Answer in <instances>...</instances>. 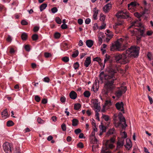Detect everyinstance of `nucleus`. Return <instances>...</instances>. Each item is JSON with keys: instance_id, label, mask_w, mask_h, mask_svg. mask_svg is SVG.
I'll return each mask as SVG.
<instances>
[{"instance_id": "nucleus-1", "label": "nucleus", "mask_w": 153, "mask_h": 153, "mask_svg": "<svg viewBox=\"0 0 153 153\" xmlns=\"http://www.w3.org/2000/svg\"><path fill=\"white\" fill-rule=\"evenodd\" d=\"M117 70L114 69L112 67H110L108 70V73L111 74L110 76L104 74V72H102L99 75V78L101 80L103 79L104 77L105 80L103 88L102 90V94L107 95L110 92H112L114 88V81L116 79L114 77V74L117 72Z\"/></svg>"}, {"instance_id": "nucleus-2", "label": "nucleus", "mask_w": 153, "mask_h": 153, "mask_svg": "<svg viewBox=\"0 0 153 153\" xmlns=\"http://www.w3.org/2000/svg\"><path fill=\"white\" fill-rule=\"evenodd\" d=\"M139 50V47L131 46L123 53L122 55L119 54L115 56V59L117 62L122 59L124 60H127V57L136 58L138 56Z\"/></svg>"}, {"instance_id": "nucleus-3", "label": "nucleus", "mask_w": 153, "mask_h": 153, "mask_svg": "<svg viewBox=\"0 0 153 153\" xmlns=\"http://www.w3.org/2000/svg\"><path fill=\"white\" fill-rule=\"evenodd\" d=\"M127 90L126 86H121L120 90L116 92L115 95L118 97H120L123 94H124L126 92Z\"/></svg>"}, {"instance_id": "nucleus-4", "label": "nucleus", "mask_w": 153, "mask_h": 153, "mask_svg": "<svg viewBox=\"0 0 153 153\" xmlns=\"http://www.w3.org/2000/svg\"><path fill=\"white\" fill-rule=\"evenodd\" d=\"M4 151L6 153H11V145L10 143L6 142L3 146Z\"/></svg>"}, {"instance_id": "nucleus-5", "label": "nucleus", "mask_w": 153, "mask_h": 153, "mask_svg": "<svg viewBox=\"0 0 153 153\" xmlns=\"http://www.w3.org/2000/svg\"><path fill=\"white\" fill-rule=\"evenodd\" d=\"M118 118L120 123L124 122V125H123V124H122V128L123 129L125 128L127 126V125L126 124V119L125 117L123 116V114L121 112H120L119 114Z\"/></svg>"}, {"instance_id": "nucleus-6", "label": "nucleus", "mask_w": 153, "mask_h": 153, "mask_svg": "<svg viewBox=\"0 0 153 153\" xmlns=\"http://www.w3.org/2000/svg\"><path fill=\"white\" fill-rule=\"evenodd\" d=\"M114 44L117 47V49L119 51H122L126 48V45H124L123 47H121V43L118 41H116Z\"/></svg>"}, {"instance_id": "nucleus-7", "label": "nucleus", "mask_w": 153, "mask_h": 153, "mask_svg": "<svg viewBox=\"0 0 153 153\" xmlns=\"http://www.w3.org/2000/svg\"><path fill=\"white\" fill-rule=\"evenodd\" d=\"M124 140L123 138L119 139L117 143V146L116 147V150H119V149L122 148L124 144Z\"/></svg>"}, {"instance_id": "nucleus-8", "label": "nucleus", "mask_w": 153, "mask_h": 153, "mask_svg": "<svg viewBox=\"0 0 153 153\" xmlns=\"http://www.w3.org/2000/svg\"><path fill=\"white\" fill-rule=\"evenodd\" d=\"M115 106L116 108L119 110H120L123 112V113H124V104L123 102H118L115 104Z\"/></svg>"}, {"instance_id": "nucleus-9", "label": "nucleus", "mask_w": 153, "mask_h": 153, "mask_svg": "<svg viewBox=\"0 0 153 153\" xmlns=\"http://www.w3.org/2000/svg\"><path fill=\"white\" fill-rule=\"evenodd\" d=\"M111 4L110 3H108L105 5L103 7V10L106 13H108V11L111 8Z\"/></svg>"}, {"instance_id": "nucleus-10", "label": "nucleus", "mask_w": 153, "mask_h": 153, "mask_svg": "<svg viewBox=\"0 0 153 153\" xmlns=\"http://www.w3.org/2000/svg\"><path fill=\"white\" fill-rule=\"evenodd\" d=\"M91 58L90 57H88L85 60L84 64L86 67H88L89 65L91 63Z\"/></svg>"}, {"instance_id": "nucleus-11", "label": "nucleus", "mask_w": 153, "mask_h": 153, "mask_svg": "<svg viewBox=\"0 0 153 153\" xmlns=\"http://www.w3.org/2000/svg\"><path fill=\"white\" fill-rule=\"evenodd\" d=\"M70 98L73 100L75 99L77 97V94L74 91H72L69 94Z\"/></svg>"}, {"instance_id": "nucleus-12", "label": "nucleus", "mask_w": 153, "mask_h": 153, "mask_svg": "<svg viewBox=\"0 0 153 153\" xmlns=\"http://www.w3.org/2000/svg\"><path fill=\"white\" fill-rule=\"evenodd\" d=\"M126 140V144L124 145V146L126 149L128 150L131 147V140L127 138Z\"/></svg>"}, {"instance_id": "nucleus-13", "label": "nucleus", "mask_w": 153, "mask_h": 153, "mask_svg": "<svg viewBox=\"0 0 153 153\" xmlns=\"http://www.w3.org/2000/svg\"><path fill=\"white\" fill-rule=\"evenodd\" d=\"M1 114L2 117H4V118H6L9 117L7 110V108L4 109L3 111L1 112Z\"/></svg>"}, {"instance_id": "nucleus-14", "label": "nucleus", "mask_w": 153, "mask_h": 153, "mask_svg": "<svg viewBox=\"0 0 153 153\" xmlns=\"http://www.w3.org/2000/svg\"><path fill=\"white\" fill-rule=\"evenodd\" d=\"M147 10H145L141 14L138 13V12H136L134 13V16L137 18H138L139 19H140V17L142 16L146 12V11H147Z\"/></svg>"}, {"instance_id": "nucleus-15", "label": "nucleus", "mask_w": 153, "mask_h": 153, "mask_svg": "<svg viewBox=\"0 0 153 153\" xmlns=\"http://www.w3.org/2000/svg\"><path fill=\"white\" fill-rule=\"evenodd\" d=\"M104 34L103 33L100 32L99 33V36L98 37L99 44L100 45L102 43V38L103 37Z\"/></svg>"}, {"instance_id": "nucleus-16", "label": "nucleus", "mask_w": 153, "mask_h": 153, "mask_svg": "<svg viewBox=\"0 0 153 153\" xmlns=\"http://www.w3.org/2000/svg\"><path fill=\"white\" fill-rule=\"evenodd\" d=\"M137 30L138 32L140 33V35L142 36H144L143 34L145 30V29L144 28L143 26H142V27H140V28L138 29H137Z\"/></svg>"}, {"instance_id": "nucleus-17", "label": "nucleus", "mask_w": 153, "mask_h": 153, "mask_svg": "<svg viewBox=\"0 0 153 153\" xmlns=\"http://www.w3.org/2000/svg\"><path fill=\"white\" fill-rule=\"evenodd\" d=\"M86 45L89 48H91L93 45V41L91 40H88L86 41Z\"/></svg>"}, {"instance_id": "nucleus-18", "label": "nucleus", "mask_w": 153, "mask_h": 153, "mask_svg": "<svg viewBox=\"0 0 153 153\" xmlns=\"http://www.w3.org/2000/svg\"><path fill=\"white\" fill-rule=\"evenodd\" d=\"M115 139V138L114 137H112L111 138L110 140H107L106 141L105 143V146H106V148H107V146L108 144V143H110V142L114 143Z\"/></svg>"}, {"instance_id": "nucleus-19", "label": "nucleus", "mask_w": 153, "mask_h": 153, "mask_svg": "<svg viewBox=\"0 0 153 153\" xmlns=\"http://www.w3.org/2000/svg\"><path fill=\"white\" fill-rule=\"evenodd\" d=\"M141 20V19H139V21L138 20H137L136 21H134V22H136V23H135V25H134V26L139 27H142V26H143L142 24L139 22V21Z\"/></svg>"}, {"instance_id": "nucleus-20", "label": "nucleus", "mask_w": 153, "mask_h": 153, "mask_svg": "<svg viewBox=\"0 0 153 153\" xmlns=\"http://www.w3.org/2000/svg\"><path fill=\"white\" fill-rule=\"evenodd\" d=\"M99 128L103 132H105L106 131V128L102 125V122L101 123V125L99 126Z\"/></svg>"}, {"instance_id": "nucleus-21", "label": "nucleus", "mask_w": 153, "mask_h": 153, "mask_svg": "<svg viewBox=\"0 0 153 153\" xmlns=\"http://www.w3.org/2000/svg\"><path fill=\"white\" fill-rule=\"evenodd\" d=\"M79 123V121L76 119H74L72 120V125L73 126H77Z\"/></svg>"}, {"instance_id": "nucleus-22", "label": "nucleus", "mask_w": 153, "mask_h": 153, "mask_svg": "<svg viewBox=\"0 0 153 153\" xmlns=\"http://www.w3.org/2000/svg\"><path fill=\"white\" fill-rule=\"evenodd\" d=\"M137 5V3L136 1H133L131 2L128 5V8L131 6V7H134Z\"/></svg>"}, {"instance_id": "nucleus-23", "label": "nucleus", "mask_w": 153, "mask_h": 153, "mask_svg": "<svg viewBox=\"0 0 153 153\" xmlns=\"http://www.w3.org/2000/svg\"><path fill=\"white\" fill-rule=\"evenodd\" d=\"M47 4L46 3H43L41 4L40 6V10L41 11H42L47 7Z\"/></svg>"}, {"instance_id": "nucleus-24", "label": "nucleus", "mask_w": 153, "mask_h": 153, "mask_svg": "<svg viewBox=\"0 0 153 153\" xmlns=\"http://www.w3.org/2000/svg\"><path fill=\"white\" fill-rule=\"evenodd\" d=\"M27 33H24L21 35V38L23 40H27Z\"/></svg>"}, {"instance_id": "nucleus-25", "label": "nucleus", "mask_w": 153, "mask_h": 153, "mask_svg": "<svg viewBox=\"0 0 153 153\" xmlns=\"http://www.w3.org/2000/svg\"><path fill=\"white\" fill-rule=\"evenodd\" d=\"M14 125V123L11 120L7 121V122L6 125L8 127H10L13 126Z\"/></svg>"}, {"instance_id": "nucleus-26", "label": "nucleus", "mask_w": 153, "mask_h": 153, "mask_svg": "<svg viewBox=\"0 0 153 153\" xmlns=\"http://www.w3.org/2000/svg\"><path fill=\"white\" fill-rule=\"evenodd\" d=\"M115 131V129L114 128L110 129L107 132V135L108 136L110 134H114Z\"/></svg>"}, {"instance_id": "nucleus-27", "label": "nucleus", "mask_w": 153, "mask_h": 153, "mask_svg": "<svg viewBox=\"0 0 153 153\" xmlns=\"http://www.w3.org/2000/svg\"><path fill=\"white\" fill-rule=\"evenodd\" d=\"M111 104L110 100H106L105 101L104 107H106L107 106H109L111 105Z\"/></svg>"}, {"instance_id": "nucleus-28", "label": "nucleus", "mask_w": 153, "mask_h": 153, "mask_svg": "<svg viewBox=\"0 0 153 153\" xmlns=\"http://www.w3.org/2000/svg\"><path fill=\"white\" fill-rule=\"evenodd\" d=\"M81 105L80 103H77L75 104L74 105V109L76 110H78L81 107Z\"/></svg>"}, {"instance_id": "nucleus-29", "label": "nucleus", "mask_w": 153, "mask_h": 153, "mask_svg": "<svg viewBox=\"0 0 153 153\" xmlns=\"http://www.w3.org/2000/svg\"><path fill=\"white\" fill-rule=\"evenodd\" d=\"M94 108L95 109H96L98 111H100V106L99 105L98 103H96L94 105Z\"/></svg>"}, {"instance_id": "nucleus-30", "label": "nucleus", "mask_w": 153, "mask_h": 153, "mask_svg": "<svg viewBox=\"0 0 153 153\" xmlns=\"http://www.w3.org/2000/svg\"><path fill=\"white\" fill-rule=\"evenodd\" d=\"M79 54V51L78 50H76L75 51L73 52V53L72 55V56L73 58H75Z\"/></svg>"}, {"instance_id": "nucleus-31", "label": "nucleus", "mask_w": 153, "mask_h": 153, "mask_svg": "<svg viewBox=\"0 0 153 153\" xmlns=\"http://www.w3.org/2000/svg\"><path fill=\"white\" fill-rule=\"evenodd\" d=\"M123 14H124L125 15H123L125 18V19H127L129 17V13L126 11V10H123Z\"/></svg>"}, {"instance_id": "nucleus-32", "label": "nucleus", "mask_w": 153, "mask_h": 153, "mask_svg": "<svg viewBox=\"0 0 153 153\" xmlns=\"http://www.w3.org/2000/svg\"><path fill=\"white\" fill-rule=\"evenodd\" d=\"M83 95L85 97H88L90 96L91 94L89 91H87L84 92Z\"/></svg>"}, {"instance_id": "nucleus-33", "label": "nucleus", "mask_w": 153, "mask_h": 153, "mask_svg": "<svg viewBox=\"0 0 153 153\" xmlns=\"http://www.w3.org/2000/svg\"><path fill=\"white\" fill-rule=\"evenodd\" d=\"M32 38L33 41H36L38 39V35L36 34H33L32 36Z\"/></svg>"}, {"instance_id": "nucleus-34", "label": "nucleus", "mask_w": 153, "mask_h": 153, "mask_svg": "<svg viewBox=\"0 0 153 153\" xmlns=\"http://www.w3.org/2000/svg\"><path fill=\"white\" fill-rule=\"evenodd\" d=\"M110 50L113 51H118L117 49V47L115 46L114 44H112V46L111 47Z\"/></svg>"}, {"instance_id": "nucleus-35", "label": "nucleus", "mask_w": 153, "mask_h": 153, "mask_svg": "<svg viewBox=\"0 0 153 153\" xmlns=\"http://www.w3.org/2000/svg\"><path fill=\"white\" fill-rule=\"evenodd\" d=\"M107 148H106L105 149L103 148L101 151L100 153H111V151L109 150H107Z\"/></svg>"}, {"instance_id": "nucleus-36", "label": "nucleus", "mask_w": 153, "mask_h": 153, "mask_svg": "<svg viewBox=\"0 0 153 153\" xmlns=\"http://www.w3.org/2000/svg\"><path fill=\"white\" fill-rule=\"evenodd\" d=\"M62 60L65 62H67L69 61V58L67 56H65L62 58Z\"/></svg>"}, {"instance_id": "nucleus-37", "label": "nucleus", "mask_w": 153, "mask_h": 153, "mask_svg": "<svg viewBox=\"0 0 153 153\" xmlns=\"http://www.w3.org/2000/svg\"><path fill=\"white\" fill-rule=\"evenodd\" d=\"M55 20L58 24H61L62 23L61 20L59 17H56Z\"/></svg>"}, {"instance_id": "nucleus-38", "label": "nucleus", "mask_w": 153, "mask_h": 153, "mask_svg": "<svg viewBox=\"0 0 153 153\" xmlns=\"http://www.w3.org/2000/svg\"><path fill=\"white\" fill-rule=\"evenodd\" d=\"M93 60L94 61H97L99 62V64H100V62L101 61V59L100 58L98 57H97L93 59Z\"/></svg>"}, {"instance_id": "nucleus-39", "label": "nucleus", "mask_w": 153, "mask_h": 153, "mask_svg": "<svg viewBox=\"0 0 153 153\" xmlns=\"http://www.w3.org/2000/svg\"><path fill=\"white\" fill-rule=\"evenodd\" d=\"M116 16L118 18H122V19H125L126 18L123 14H120L118 13H117Z\"/></svg>"}, {"instance_id": "nucleus-40", "label": "nucleus", "mask_w": 153, "mask_h": 153, "mask_svg": "<svg viewBox=\"0 0 153 153\" xmlns=\"http://www.w3.org/2000/svg\"><path fill=\"white\" fill-rule=\"evenodd\" d=\"M122 137L121 138L123 139H125L127 137V134L125 131H123L122 134H121Z\"/></svg>"}, {"instance_id": "nucleus-41", "label": "nucleus", "mask_w": 153, "mask_h": 153, "mask_svg": "<svg viewBox=\"0 0 153 153\" xmlns=\"http://www.w3.org/2000/svg\"><path fill=\"white\" fill-rule=\"evenodd\" d=\"M79 67V64L78 62H76L75 63L74 65V67L75 69H76L78 68Z\"/></svg>"}, {"instance_id": "nucleus-42", "label": "nucleus", "mask_w": 153, "mask_h": 153, "mask_svg": "<svg viewBox=\"0 0 153 153\" xmlns=\"http://www.w3.org/2000/svg\"><path fill=\"white\" fill-rule=\"evenodd\" d=\"M60 34L58 32L56 33L54 35V37L56 39L59 38L60 36Z\"/></svg>"}, {"instance_id": "nucleus-43", "label": "nucleus", "mask_w": 153, "mask_h": 153, "mask_svg": "<svg viewBox=\"0 0 153 153\" xmlns=\"http://www.w3.org/2000/svg\"><path fill=\"white\" fill-rule=\"evenodd\" d=\"M102 117L106 121H108L109 119V117L108 115H103Z\"/></svg>"}, {"instance_id": "nucleus-44", "label": "nucleus", "mask_w": 153, "mask_h": 153, "mask_svg": "<svg viewBox=\"0 0 153 153\" xmlns=\"http://www.w3.org/2000/svg\"><path fill=\"white\" fill-rule=\"evenodd\" d=\"M21 24L22 25H27L28 23L25 20H23L21 21Z\"/></svg>"}, {"instance_id": "nucleus-45", "label": "nucleus", "mask_w": 153, "mask_h": 153, "mask_svg": "<svg viewBox=\"0 0 153 153\" xmlns=\"http://www.w3.org/2000/svg\"><path fill=\"white\" fill-rule=\"evenodd\" d=\"M52 56L51 54L49 53L45 52L44 53V56L46 58H48Z\"/></svg>"}, {"instance_id": "nucleus-46", "label": "nucleus", "mask_w": 153, "mask_h": 153, "mask_svg": "<svg viewBox=\"0 0 153 153\" xmlns=\"http://www.w3.org/2000/svg\"><path fill=\"white\" fill-rule=\"evenodd\" d=\"M81 130L80 128H77L74 130V132L76 134H78L80 133Z\"/></svg>"}, {"instance_id": "nucleus-47", "label": "nucleus", "mask_w": 153, "mask_h": 153, "mask_svg": "<svg viewBox=\"0 0 153 153\" xmlns=\"http://www.w3.org/2000/svg\"><path fill=\"white\" fill-rule=\"evenodd\" d=\"M58 11L57 8L56 7H54L51 9V11L53 13H54Z\"/></svg>"}, {"instance_id": "nucleus-48", "label": "nucleus", "mask_w": 153, "mask_h": 153, "mask_svg": "<svg viewBox=\"0 0 153 153\" xmlns=\"http://www.w3.org/2000/svg\"><path fill=\"white\" fill-rule=\"evenodd\" d=\"M77 146L78 147L81 149L83 148L84 147L83 145L82 142H79L77 144Z\"/></svg>"}, {"instance_id": "nucleus-49", "label": "nucleus", "mask_w": 153, "mask_h": 153, "mask_svg": "<svg viewBox=\"0 0 153 153\" xmlns=\"http://www.w3.org/2000/svg\"><path fill=\"white\" fill-rule=\"evenodd\" d=\"M61 128L62 130L64 131L66 130V126L65 124L63 123L61 125Z\"/></svg>"}, {"instance_id": "nucleus-50", "label": "nucleus", "mask_w": 153, "mask_h": 153, "mask_svg": "<svg viewBox=\"0 0 153 153\" xmlns=\"http://www.w3.org/2000/svg\"><path fill=\"white\" fill-rule=\"evenodd\" d=\"M35 99L37 102H39L40 101V98L38 95H36L35 97Z\"/></svg>"}, {"instance_id": "nucleus-51", "label": "nucleus", "mask_w": 153, "mask_h": 153, "mask_svg": "<svg viewBox=\"0 0 153 153\" xmlns=\"http://www.w3.org/2000/svg\"><path fill=\"white\" fill-rule=\"evenodd\" d=\"M37 121L38 123L40 124L43 123L44 122V121L43 120L40 118H38L37 119Z\"/></svg>"}, {"instance_id": "nucleus-52", "label": "nucleus", "mask_w": 153, "mask_h": 153, "mask_svg": "<svg viewBox=\"0 0 153 153\" xmlns=\"http://www.w3.org/2000/svg\"><path fill=\"white\" fill-rule=\"evenodd\" d=\"M110 58V56L109 55L106 54V55L104 61V63H105L106 61L108 60Z\"/></svg>"}, {"instance_id": "nucleus-53", "label": "nucleus", "mask_w": 153, "mask_h": 153, "mask_svg": "<svg viewBox=\"0 0 153 153\" xmlns=\"http://www.w3.org/2000/svg\"><path fill=\"white\" fill-rule=\"evenodd\" d=\"M25 50L27 51H30V49L29 45H25Z\"/></svg>"}, {"instance_id": "nucleus-54", "label": "nucleus", "mask_w": 153, "mask_h": 153, "mask_svg": "<svg viewBox=\"0 0 153 153\" xmlns=\"http://www.w3.org/2000/svg\"><path fill=\"white\" fill-rule=\"evenodd\" d=\"M61 27L62 29H65L68 28L67 25L65 24H63L61 25Z\"/></svg>"}, {"instance_id": "nucleus-55", "label": "nucleus", "mask_w": 153, "mask_h": 153, "mask_svg": "<svg viewBox=\"0 0 153 153\" xmlns=\"http://www.w3.org/2000/svg\"><path fill=\"white\" fill-rule=\"evenodd\" d=\"M136 23V22H132L131 24V25L128 28V30H129V29L131 28L135 25V23Z\"/></svg>"}, {"instance_id": "nucleus-56", "label": "nucleus", "mask_w": 153, "mask_h": 153, "mask_svg": "<svg viewBox=\"0 0 153 153\" xmlns=\"http://www.w3.org/2000/svg\"><path fill=\"white\" fill-rule=\"evenodd\" d=\"M60 100L62 102L64 103L65 101L66 98L64 97H61L60 98Z\"/></svg>"}, {"instance_id": "nucleus-57", "label": "nucleus", "mask_w": 153, "mask_h": 153, "mask_svg": "<svg viewBox=\"0 0 153 153\" xmlns=\"http://www.w3.org/2000/svg\"><path fill=\"white\" fill-rule=\"evenodd\" d=\"M39 28V27L38 26H35L33 29V30L34 32H36L38 31Z\"/></svg>"}, {"instance_id": "nucleus-58", "label": "nucleus", "mask_w": 153, "mask_h": 153, "mask_svg": "<svg viewBox=\"0 0 153 153\" xmlns=\"http://www.w3.org/2000/svg\"><path fill=\"white\" fill-rule=\"evenodd\" d=\"M7 41L9 42H10L12 41V38L9 35L8 37L6 39Z\"/></svg>"}, {"instance_id": "nucleus-59", "label": "nucleus", "mask_w": 153, "mask_h": 153, "mask_svg": "<svg viewBox=\"0 0 153 153\" xmlns=\"http://www.w3.org/2000/svg\"><path fill=\"white\" fill-rule=\"evenodd\" d=\"M44 81L47 82H49L50 81V79L48 77H45L44 79Z\"/></svg>"}, {"instance_id": "nucleus-60", "label": "nucleus", "mask_w": 153, "mask_h": 153, "mask_svg": "<svg viewBox=\"0 0 153 153\" xmlns=\"http://www.w3.org/2000/svg\"><path fill=\"white\" fill-rule=\"evenodd\" d=\"M83 22V21L82 19H79L78 20V23L80 25H81L82 24Z\"/></svg>"}, {"instance_id": "nucleus-61", "label": "nucleus", "mask_w": 153, "mask_h": 153, "mask_svg": "<svg viewBox=\"0 0 153 153\" xmlns=\"http://www.w3.org/2000/svg\"><path fill=\"white\" fill-rule=\"evenodd\" d=\"M129 31L132 34V36H134L136 35V32L133 30H130Z\"/></svg>"}, {"instance_id": "nucleus-62", "label": "nucleus", "mask_w": 153, "mask_h": 153, "mask_svg": "<svg viewBox=\"0 0 153 153\" xmlns=\"http://www.w3.org/2000/svg\"><path fill=\"white\" fill-rule=\"evenodd\" d=\"M91 22V19L89 18H87L85 20V23L86 24H88Z\"/></svg>"}, {"instance_id": "nucleus-63", "label": "nucleus", "mask_w": 153, "mask_h": 153, "mask_svg": "<svg viewBox=\"0 0 153 153\" xmlns=\"http://www.w3.org/2000/svg\"><path fill=\"white\" fill-rule=\"evenodd\" d=\"M47 102V100L46 99H43L42 101V103L43 104H45Z\"/></svg>"}, {"instance_id": "nucleus-64", "label": "nucleus", "mask_w": 153, "mask_h": 153, "mask_svg": "<svg viewBox=\"0 0 153 153\" xmlns=\"http://www.w3.org/2000/svg\"><path fill=\"white\" fill-rule=\"evenodd\" d=\"M107 36L110 38H111L113 37V35L112 33H107L106 34Z\"/></svg>"}]
</instances>
